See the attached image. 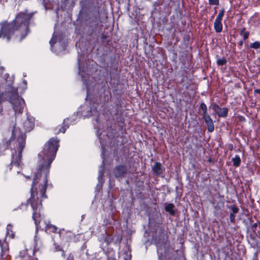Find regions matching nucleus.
Wrapping results in <instances>:
<instances>
[{"label":"nucleus","mask_w":260,"mask_h":260,"mask_svg":"<svg viewBox=\"0 0 260 260\" xmlns=\"http://www.w3.org/2000/svg\"><path fill=\"white\" fill-rule=\"evenodd\" d=\"M57 150L58 147H44L38 154V166L34 172L31 194L26 203L27 205H30L34 211L32 218L37 230L40 228L41 215L40 211L42 208V203L47 198L46 191L50 166L55 159Z\"/></svg>","instance_id":"f257e3e1"},{"label":"nucleus","mask_w":260,"mask_h":260,"mask_svg":"<svg viewBox=\"0 0 260 260\" xmlns=\"http://www.w3.org/2000/svg\"><path fill=\"white\" fill-rule=\"evenodd\" d=\"M32 16L30 13L21 12L13 21L4 20L0 22V38L6 39L8 42L22 41L29 31V25Z\"/></svg>","instance_id":"f03ea898"},{"label":"nucleus","mask_w":260,"mask_h":260,"mask_svg":"<svg viewBox=\"0 0 260 260\" xmlns=\"http://www.w3.org/2000/svg\"><path fill=\"white\" fill-rule=\"evenodd\" d=\"M26 135L17 129H13L12 136L9 140V145L15 146H24L25 145Z\"/></svg>","instance_id":"7ed1b4c3"},{"label":"nucleus","mask_w":260,"mask_h":260,"mask_svg":"<svg viewBox=\"0 0 260 260\" xmlns=\"http://www.w3.org/2000/svg\"><path fill=\"white\" fill-rule=\"evenodd\" d=\"M23 147H14L11 148L12 161L11 165L12 167H21L22 163V152Z\"/></svg>","instance_id":"20e7f679"},{"label":"nucleus","mask_w":260,"mask_h":260,"mask_svg":"<svg viewBox=\"0 0 260 260\" xmlns=\"http://www.w3.org/2000/svg\"><path fill=\"white\" fill-rule=\"evenodd\" d=\"M35 251L31 249H24L19 252L17 258L19 260H38L35 256Z\"/></svg>","instance_id":"39448f33"},{"label":"nucleus","mask_w":260,"mask_h":260,"mask_svg":"<svg viewBox=\"0 0 260 260\" xmlns=\"http://www.w3.org/2000/svg\"><path fill=\"white\" fill-rule=\"evenodd\" d=\"M0 247L1 249L0 260H4L5 258H7L9 250V244L6 241V238L4 240L0 239Z\"/></svg>","instance_id":"423d86ee"},{"label":"nucleus","mask_w":260,"mask_h":260,"mask_svg":"<svg viewBox=\"0 0 260 260\" xmlns=\"http://www.w3.org/2000/svg\"><path fill=\"white\" fill-rule=\"evenodd\" d=\"M205 123L207 126V129L209 132H212L214 129V125L212 118L209 115L203 116Z\"/></svg>","instance_id":"0eeeda50"},{"label":"nucleus","mask_w":260,"mask_h":260,"mask_svg":"<svg viewBox=\"0 0 260 260\" xmlns=\"http://www.w3.org/2000/svg\"><path fill=\"white\" fill-rule=\"evenodd\" d=\"M126 173V169L123 166H117L114 170L116 177H120Z\"/></svg>","instance_id":"6e6552de"},{"label":"nucleus","mask_w":260,"mask_h":260,"mask_svg":"<svg viewBox=\"0 0 260 260\" xmlns=\"http://www.w3.org/2000/svg\"><path fill=\"white\" fill-rule=\"evenodd\" d=\"M45 231L48 233H55L57 232L58 228L54 225L50 223L49 221L48 222H45Z\"/></svg>","instance_id":"1a4fd4ad"},{"label":"nucleus","mask_w":260,"mask_h":260,"mask_svg":"<svg viewBox=\"0 0 260 260\" xmlns=\"http://www.w3.org/2000/svg\"><path fill=\"white\" fill-rule=\"evenodd\" d=\"M222 20L215 19L214 23V28L217 33L220 32L222 30Z\"/></svg>","instance_id":"9d476101"},{"label":"nucleus","mask_w":260,"mask_h":260,"mask_svg":"<svg viewBox=\"0 0 260 260\" xmlns=\"http://www.w3.org/2000/svg\"><path fill=\"white\" fill-rule=\"evenodd\" d=\"M59 141L57 137L52 138L48 140L46 145L47 146H59Z\"/></svg>","instance_id":"9b49d317"},{"label":"nucleus","mask_w":260,"mask_h":260,"mask_svg":"<svg viewBox=\"0 0 260 260\" xmlns=\"http://www.w3.org/2000/svg\"><path fill=\"white\" fill-rule=\"evenodd\" d=\"M6 235L11 239H14L15 237V233L13 230V225L11 224H9L7 226Z\"/></svg>","instance_id":"f8f14e48"},{"label":"nucleus","mask_w":260,"mask_h":260,"mask_svg":"<svg viewBox=\"0 0 260 260\" xmlns=\"http://www.w3.org/2000/svg\"><path fill=\"white\" fill-rule=\"evenodd\" d=\"M152 171L156 175H159L162 173V171L161 169V164L159 162H156L152 167Z\"/></svg>","instance_id":"ddd939ff"},{"label":"nucleus","mask_w":260,"mask_h":260,"mask_svg":"<svg viewBox=\"0 0 260 260\" xmlns=\"http://www.w3.org/2000/svg\"><path fill=\"white\" fill-rule=\"evenodd\" d=\"M30 119H27L25 120L24 127L26 131H29L31 129H33L35 126V123Z\"/></svg>","instance_id":"4468645a"},{"label":"nucleus","mask_w":260,"mask_h":260,"mask_svg":"<svg viewBox=\"0 0 260 260\" xmlns=\"http://www.w3.org/2000/svg\"><path fill=\"white\" fill-rule=\"evenodd\" d=\"M228 114V109L227 108H220L217 114L219 117H225L227 116Z\"/></svg>","instance_id":"2eb2a0df"},{"label":"nucleus","mask_w":260,"mask_h":260,"mask_svg":"<svg viewBox=\"0 0 260 260\" xmlns=\"http://www.w3.org/2000/svg\"><path fill=\"white\" fill-rule=\"evenodd\" d=\"M232 161L233 163V166L235 167L240 166L241 161L240 156L238 155H236L235 157L232 158Z\"/></svg>","instance_id":"dca6fc26"},{"label":"nucleus","mask_w":260,"mask_h":260,"mask_svg":"<svg viewBox=\"0 0 260 260\" xmlns=\"http://www.w3.org/2000/svg\"><path fill=\"white\" fill-rule=\"evenodd\" d=\"M174 205L172 204V203H170V204H167L166 207H165V210L167 212H169V213L171 215H174V213H175V212L174 211Z\"/></svg>","instance_id":"f3484780"},{"label":"nucleus","mask_w":260,"mask_h":260,"mask_svg":"<svg viewBox=\"0 0 260 260\" xmlns=\"http://www.w3.org/2000/svg\"><path fill=\"white\" fill-rule=\"evenodd\" d=\"M200 108L203 111V114H202L203 116L208 115L207 113V107L205 103H202L200 104Z\"/></svg>","instance_id":"a211bd4d"},{"label":"nucleus","mask_w":260,"mask_h":260,"mask_svg":"<svg viewBox=\"0 0 260 260\" xmlns=\"http://www.w3.org/2000/svg\"><path fill=\"white\" fill-rule=\"evenodd\" d=\"M249 47L254 49H260V42L255 41L254 42L251 43L249 45Z\"/></svg>","instance_id":"6ab92c4d"},{"label":"nucleus","mask_w":260,"mask_h":260,"mask_svg":"<svg viewBox=\"0 0 260 260\" xmlns=\"http://www.w3.org/2000/svg\"><path fill=\"white\" fill-rule=\"evenodd\" d=\"M227 60L225 58H219L217 60L216 63L218 66H223L226 63Z\"/></svg>","instance_id":"aec40b11"},{"label":"nucleus","mask_w":260,"mask_h":260,"mask_svg":"<svg viewBox=\"0 0 260 260\" xmlns=\"http://www.w3.org/2000/svg\"><path fill=\"white\" fill-rule=\"evenodd\" d=\"M224 9H221L220 11H219V12L218 13V14L217 15L216 19H219V20H222V18L224 16Z\"/></svg>","instance_id":"412c9836"},{"label":"nucleus","mask_w":260,"mask_h":260,"mask_svg":"<svg viewBox=\"0 0 260 260\" xmlns=\"http://www.w3.org/2000/svg\"><path fill=\"white\" fill-rule=\"evenodd\" d=\"M65 120L63 121V124L65 123ZM69 127V125L64 124L59 129V133H64L67 130V129Z\"/></svg>","instance_id":"4be33fe9"},{"label":"nucleus","mask_w":260,"mask_h":260,"mask_svg":"<svg viewBox=\"0 0 260 260\" xmlns=\"http://www.w3.org/2000/svg\"><path fill=\"white\" fill-rule=\"evenodd\" d=\"M212 109L214 110V111L216 114H217L218 111L219 110V109L220 108V107H219V106L216 104H213L212 105Z\"/></svg>","instance_id":"5701e85b"},{"label":"nucleus","mask_w":260,"mask_h":260,"mask_svg":"<svg viewBox=\"0 0 260 260\" xmlns=\"http://www.w3.org/2000/svg\"><path fill=\"white\" fill-rule=\"evenodd\" d=\"M208 2L210 5L218 6L219 5V0H208Z\"/></svg>","instance_id":"b1692460"},{"label":"nucleus","mask_w":260,"mask_h":260,"mask_svg":"<svg viewBox=\"0 0 260 260\" xmlns=\"http://www.w3.org/2000/svg\"><path fill=\"white\" fill-rule=\"evenodd\" d=\"M231 209L234 213H237L239 211V209L235 205L232 206Z\"/></svg>","instance_id":"393cba45"},{"label":"nucleus","mask_w":260,"mask_h":260,"mask_svg":"<svg viewBox=\"0 0 260 260\" xmlns=\"http://www.w3.org/2000/svg\"><path fill=\"white\" fill-rule=\"evenodd\" d=\"M242 35L243 37V40H245L248 38L249 36V32L248 31H247L246 32H245V33L243 34Z\"/></svg>","instance_id":"a878e982"},{"label":"nucleus","mask_w":260,"mask_h":260,"mask_svg":"<svg viewBox=\"0 0 260 260\" xmlns=\"http://www.w3.org/2000/svg\"><path fill=\"white\" fill-rule=\"evenodd\" d=\"M246 29L245 27H243L242 28H241V30H240V34L241 35H242L243 34L245 33V32H246L247 31H246Z\"/></svg>","instance_id":"bb28decb"},{"label":"nucleus","mask_w":260,"mask_h":260,"mask_svg":"<svg viewBox=\"0 0 260 260\" xmlns=\"http://www.w3.org/2000/svg\"><path fill=\"white\" fill-rule=\"evenodd\" d=\"M5 71V68L2 66H0V75H2Z\"/></svg>","instance_id":"cd10ccee"},{"label":"nucleus","mask_w":260,"mask_h":260,"mask_svg":"<svg viewBox=\"0 0 260 260\" xmlns=\"http://www.w3.org/2000/svg\"><path fill=\"white\" fill-rule=\"evenodd\" d=\"M243 42H244V40L240 41L238 44V47H241V46H242L243 45Z\"/></svg>","instance_id":"c85d7f7f"},{"label":"nucleus","mask_w":260,"mask_h":260,"mask_svg":"<svg viewBox=\"0 0 260 260\" xmlns=\"http://www.w3.org/2000/svg\"><path fill=\"white\" fill-rule=\"evenodd\" d=\"M254 94H260V89H255L254 91Z\"/></svg>","instance_id":"c756f323"},{"label":"nucleus","mask_w":260,"mask_h":260,"mask_svg":"<svg viewBox=\"0 0 260 260\" xmlns=\"http://www.w3.org/2000/svg\"><path fill=\"white\" fill-rule=\"evenodd\" d=\"M56 251H61V250H62V249L60 246H58L57 247H56Z\"/></svg>","instance_id":"7c9ffc66"},{"label":"nucleus","mask_w":260,"mask_h":260,"mask_svg":"<svg viewBox=\"0 0 260 260\" xmlns=\"http://www.w3.org/2000/svg\"><path fill=\"white\" fill-rule=\"evenodd\" d=\"M230 217H231V220L234 219L235 216L234 215H233L232 214H231Z\"/></svg>","instance_id":"2f4dec72"},{"label":"nucleus","mask_w":260,"mask_h":260,"mask_svg":"<svg viewBox=\"0 0 260 260\" xmlns=\"http://www.w3.org/2000/svg\"><path fill=\"white\" fill-rule=\"evenodd\" d=\"M50 43L51 45H52L53 44H54L55 43V42L51 39L50 41Z\"/></svg>","instance_id":"473e14b6"},{"label":"nucleus","mask_w":260,"mask_h":260,"mask_svg":"<svg viewBox=\"0 0 260 260\" xmlns=\"http://www.w3.org/2000/svg\"><path fill=\"white\" fill-rule=\"evenodd\" d=\"M208 161L209 162H212V160L211 158H209L208 160Z\"/></svg>","instance_id":"72a5a7b5"},{"label":"nucleus","mask_w":260,"mask_h":260,"mask_svg":"<svg viewBox=\"0 0 260 260\" xmlns=\"http://www.w3.org/2000/svg\"><path fill=\"white\" fill-rule=\"evenodd\" d=\"M25 206H26V205H25V204H22L21 205V208L22 209Z\"/></svg>","instance_id":"f704fd0d"},{"label":"nucleus","mask_w":260,"mask_h":260,"mask_svg":"<svg viewBox=\"0 0 260 260\" xmlns=\"http://www.w3.org/2000/svg\"><path fill=\"white\" fill-rule=\"evenodd\" d=\"M64 255H65V254H64V251H62V255L64 256Z\"/></svg>","instance_id":"c9c22d12"}]
</instances>
